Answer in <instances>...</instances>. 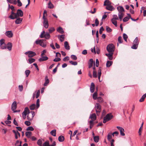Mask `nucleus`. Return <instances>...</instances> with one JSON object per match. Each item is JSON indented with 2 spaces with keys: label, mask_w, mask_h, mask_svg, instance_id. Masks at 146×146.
Listing matches in <instances>:
<instances>
[{
  "label": "nucleus",
  "mask_w": 146,
  "mask_h": 146,
  "mask_svg": "<svg viewBox=\"0 0 146 146\" xmlns=\"http://www.w3.org/2000/svg\"><path fill=\"white\" fill-rule=\"evenodd\" d=\"M40 37L41 38L44 37L45 39H48L50 37V35L49 34V33L47 32H46V33L45 31H43L41 33Z\"/></svg>",
  "instance_id": "nucleus-1"
},
{
  "label": "nucleus",
  "mask_w": 146,
  "mask_h": 146,
  "mask_svg": "<svg viewBox=\"0 0 146 146\" xmlns=\"http://www.w3.org/2000/svg\"><path fill=\"white\" fill-rule=\"evenodd\" d=\"M113 117V116L111 113L108 114L104 118L103 123H105L111 120L112 118Z\"/></svg>",
  "instance_id": "nucleus-2"
},
{
  "label": "nucleus",
  "mask_w": 146,
  "mask_h": 146,
  "mask_svg": "<svg viewBox=\"0 0 146 146\" xmlns=\"http://www.w3.org/2000/svg\"><path fill=\"white\" fill-rule=\"evenodd\" d=\"M107 50L109 52H112L113 53L115 50V47L114 45L112 44H109L107 47Z\"/></svg>",
  "instance_id": "nucleus-3"
},
{
  "label": "nucleus",
  "mask_w": 146,
  "mask_h": 146,
  "mask_svg": "<svg viewBox=\"0 0 146 146\" xmlns=\"http://www.w3.org/2000/svg\"><path fill=\"white\" fill-rule=\"evenodd\" d=\"M35 115V112L34 111H31L30 112H29L27 116L28 120L29 121H31L33 119Z\"/></svg>",
  "instance_id": "nucleus-4"
},
{
  "label": "nucleus",
  "mask_w": 146,
  "mask_h": 146,
  "mask_svg": "<svg viewBox=\"0 0 146 146\" xmlns=\"http://www.w3.org/2000/svg\"><path fill=\"white\" fill-rule=\"evenodd\" d=\"M95 108L96 114L98 115L101 111V105L97 103L95 106Z\"/></svg>",
  "instance_id": "nucleus-5"
},
{
  "label": "nucleus",
  "mask_w": 146,
  "mask_h": 146,
  "mask_svg": "<svg viewBox=\"0 0 146 146\" xmlns=\"http://www.w3.org/2000/svg\"><path fill=\"white\" fill-rule=\"evenodd\" d=\"M42 19L43 20V26L46 29H47L48 28L49 25L48 20L46 18L44 17V16H43Z\"/></svg>",
  "instance_id": "nucleus-6"
},
{
  "label": "nucleus",
  "mask_w": 146,
  "mask_h": 146,
  "mask_svg": "<svg viewBox=\"0 0 146 146\" xmlns=\"http://www.w3.org/2000/svg\"><path fill=\"white\" fill-rule=\"evenodd\" d=\"M25 54L26 55L28 54V57L29 58L32 57L36 55L35 52L31 51L25 52Z\"/></svg>",
  "instance_id": "nucleus-7"
},
{
  "label": "nucleus",
  "mask_w": 146,
  "mask_h": 146,
  "mask_svg": "<svg viewBox=\"0 0 146 146\" xmlns=\"http://www.w3.org/2000/svg\"><path fill=\"white\" fill-rule=\"evenodd\" d=\"M17 108V102L16 101H14L12 104L11 106V110L13 111L14 112H17V111H15Z\"/></svg>",
  "instance_id": "nucleus-8"
},
{
  "label": "nucleus",
  "mask_w": 146,
  "mask_h": 146,
  "mask_svg": "<svg viewBox=\"0 0 146 146\" xmlns=\"http://www.w3.org/2000/svg\"><path fill=\"white\" fill-rule=\"evenodd\" d=\"M9 17L12 19H14L17 18L16 13H15L13 12V11H12L11 12V15L9 16Z\"/></svg>",
  "instance_id": "nucleus-9"
},
{
  "label": "nucleus",
  "mask_w": 146,
  "mask_h": 146,
  "mask_svg": "<svg viewBox=\"0 0 146 146\" xmlns=\"http://www.w3.org/2000/svg\"><path fill=\"white\" fill-rule=\"evenodd\" d=\"M16 15L17 18L19 17H22L23 15V12L21 9H18L17 10Z\"/></svg>",
  "instance_id": "nucleus-10"
},
{
  "label": "nucleus",
  "mask_w": 146,
  "mask_h": 146,
  "mask_svg": "<svg viewBox=\"0 0 146 146\" xmlns=\"http://www.w3.org/2000/svg\"><path fill=\"white\" fill-rule=\"evenodd\" d=\"M117 128L120 131V134L122 136H124L125 134L124 133V129L122 127L119 126H117Z\"/></svg>",
  "instance_id": "nucleus-11"
},
{
  "label": "nucleus",
  "mask_w": 146,
  "mask_h": 146,
  "mask_svg": "<svg viewBox=\"0 0 146 146\" xmlns=\"http://www.w3.org/2000/svg\"><path fill=\"white\" fill-rule=\"evenodd\" d=\"M5 35L9 38H11L13 36V33L11 31H8L5 33Z\"/></svg>",
  "instance_id": "nucleus-12"
},
{
  "label": "nucleus",
  "mask_w": 146,
  "mask_h": 146,
  "mask_svg": "<svg viewBox=\"0 0 146 146\" xmlns=\"http://www.w3.org/2000/svg\"><path fill=\"white\" fill-rule=\"evenodd\" d=\"M41 57L38 59V61L39 62H42L45 61L48 59V58L46 56H41Z\"/></svg>",
  "instance_id": "nucleus-13"
},
{
  "label": "nucleus",
  "mask_w": 146,
  "mask_h": 146,
  "mask_svg": "<svg viewBox=\"0 0 146 146\" xmlns=\"http://www.w3.org/2000/svg\"><path fill=\"white\" fill-rule=\"evenodd\" d=\"M113 53H112V52L111 53V52H109V53H106L105 54V55L106 56H108L110 60H112L113 58Z\"/></svg>",
  "instance_id": "nucleus-14"
},
{
  "label": "nucleus",
  "mask_w": 146,
  "mask_h": 146,
  "mask_svg": "<svg viewBox=\"0 0 146 146\" xmlns=\"http://www.w3.org/2000/svg\"><path fill=\"white\" fill-rule=\"evenodd\" d=\"M106 8L107 9L111 11H113L115 9L114 8L111 4L106 6Z\"/></svg>",
  "instance_id": "nucleus-15"
},
{
  "label": "nucleus",
  "mask_w": 146,
  "mask_h": 146,
  "mask_svg": "<svg viewBox=\"0 0 146 146\" xmlns=\"http://www.w3.org/2000/svg\"><path fill=\"white\" fill-rule=\"evenodd\" d=\"M29 110L27 107H26L25 108L24 110L22 113V115H28V113L29 112Z\"/></svg>",
  "instance_id": "nucleus-16"
},
{
  "label": "nucleus",
  "mask_w": 146,
  "mask_h": 146,
  "mask_svg": "<svg viewBox=\"0 0 146 146\" xmlns=\"http://www.w3.org/2000/svg\"><path fill=\"white\" fill-rule=\"evenodd\" d=\"M13 132L15 134V138L16 139H18V136H19V137L20 136V134L17 131H16L15 130H13Z\"/></svg>",
  "instance_id": "nucleus-17"
},
{
  "label": "nucleus",
  "mask_w": 146,
  "mask_h": 146,
  "mask_svg": "<svg viewBox=\"0 0 146 146\" xmlns=\"http://www.w3.org/2000/svg\"><path fill=\"white\" fill-rule=\"evenodd\" d=\"M95 85L93 82H92L91 84L90 87V91L91 92L93 93L94 91Z\"/></svg>",
  "instance_id": "nucleus-18"
},
{
  "label": "nucleus",
  "mask_w": 146,
  "mask_h": 146,
  "mask_svg": "<svg viewBox=\"0 0 146 146\" xmlns=\"http://www.w3.org/2000/svg\"><path fill=\"white\" fill-rule=\"evenodd\" d=\"M117 9L119 12H124V10L123 7L121 6H119L117 7Z\"/></svg>",
  "instance_id": "nucleus-19"
},
{
  "label": "nucleus",
  "mask_w": 146,
  "mask_h": 146,
  "mask_svg": "<svg viewBox=\"0 0 146 146\" xmlns=\"http://www.w3.org/2000/svg\"><path fill=\"white\" fill-rule=\"evenodd\" d=\"M64 46L66 49L69 50L70 49V47L67 41H65L64 42Z\"/></svg>",
  "instance_id": "nucleus-20"
},
{
  "label": "nucleus",
  "mask_w": 146,
  "mask_h": 146,
  "mask_svg": "<svg viewBox=\"0 0 146 146\" xmlns=\"http://www.w3.org/2000/svg\"><path fill=\"white\" fill-rule=\"evenodd\" d=\"M90 118H91L92 120L94 121L96 119V116L95 113H93L90 115Z\"/></svg>",
  "instance_id": "nucleus-21"
},
{
  "label": "nucleus",
  "mask_w": 146,
  "mask_h": 146,
  "mask_svg": "<svg viewBox=\"0 0 146 146\" xmlns=\"http://www.w3.org/2000/svg\"><path fill=\"white\" fill-rule=\"evenodd\" d=\"M25 135L27 137L29 138L32 135V133L30 131H27L25 133Z\"/></svg>",
  "instance_id": "nucleus-22"
},
{
  "label": "nucleus",
  "mask_w": 146,
  "mask_h": 146,
  "mask_svg": "<svg viewBox=\"0 0 146 146\" xmlns=\"http://www.w3.org/2000/svg\"><path fill=\"white\" fill-rule=\"evenodd\" d=\"M23 19L21 18H17L15 21V23L16 24H18L21 23Z\"/></svg>",
  "instance_id": "nucleus-23"
},
{
  "label": "nucleus",
  "mask_w": 146,
  "mask_h": 146,
  "mask_svg": "<svg viewBox=\"0 0 146 146\" xmlns=\"http://www.w3.org/2000/svg\"><path fill=\"white\" fill-rule=\"evenodd\" d=\"M110 4H111V3L110 1L109 0H106L104 2V6H107Z\"/></svg>",
  "instance_id": "nucleus-24"
},
{
  "label": "nucleus",
  "mask_w": 146,
  "mask_h": 146,
  "mask_svg": "<svg viewBox=\"0 0 146 146\" xmlns=\"http://www.w3.org/2000/svg\"><path fill=\"white\" fill-rule=\"evenodd\" d=\"M12 43L11 42H9L7 44V48L9 50H11L12 49Z\"/></svg>",
  "instance_id": "nucleus-25"
},
{
  "label": "nucleus",
  "mask_w": 146,
  "mask_h": 146,
  "mask_svg": "<svg viewBox=\"0 0 146 146\" xmlns=\"http://www.w3.org/2000/svg\"><path fill=\"white\" fill-rule=\"evenodd\" d=\"M93 138L94 141L95 142L97 143L99 141V136H94Z\"/></svg>",
  "instance_id": "nucleus-26"
},
{
  "label": "nucleus",
  "mask_w": 146,
  "mask_h": 146,
  "mask_svg": "<svg viewBox=\"0 0 146 146\" xmlns=\"http://www.w3.org/2000/svg\"><path fill=\"white\" fill-rule=\"evenodd\" d=\"M64 137L62 135L60 136L58 138V140L60 142H63L64 141Z\"/></svg>",
  "instance_id": "nucleus-27"
},
{
  "label": "nucleus",
  "mask_w": 146,
  "mask_h": 146,
  "mask_svg": "<svg viewBox=\"0 0 146 146\" xmlns=\"http://www.w3.org/2000/svg\"><path fill=\"white\" fill-rule=\"evenodd\" d=\"M57 31L61 34L64 33V31L62 28L61 27H59L57 29Z\"/></svg>",
  "instance_id": "nucleus-28"
},
{
  "label": "nucleus",
  "mask_w": 146,
  "mask_h": 146,
  "mask_svg": "<svg viewBox=\"0 0 146 146\" xmlns=\"http://www.w3.org/2000/svg\"><path fill=\"white\" fill-rule=\"evenodd\" d=\"M112 64V62L108 61L106 64V66L108 67H110Z\"/></svg>",
  "instance_id": "nucleus-29"
},
{
  "label": "nucleus",
  "mask_w": 146,
  "mask_h": 146,
  "mask_svg": "<svg viewBox=\"0 0 146 146\" xmlns=\"http://www.w3.org/2000/svg\"><path fill=\"white\" fill-rule=\"evenodd\" d=\"M90 63L89 65V68H91L93 66V59L92 58L90 60Z\"/></svg>",
  "instance_id": "nucleus-30"
},
{
  "label": "nucleus",
  "mask_w": 146,
  "mask_h": 146,
  "mask_svg": "<svg viewBox=\"0 0 146 146\" xmlns=\"http://www.w3.org/2000/svg\"><path fill=\"white\" fill-rule=\"evenodd\" d=\"M133 44L138 45L139 44V42L138 41V38L137 37H136L134 40L133 42Z\"/></svg>",
  "instance_id": "nucleus-31"
},
{
  "label": "nucleus",
  "mask_w": 146,
  "mask_h": 146,
  "mask_svg": "<svg viewBox=\"0 0 146 146\" xmlns=\"http://www.w3.org/2000/svg\"><path fill=\"white\" fill-rule=\"evenodd\" d=\"M146 97V93L143 95L141 97V98L139 100V101L140 102H143L145 98Z\"/></svg>",
  "instance_id": "nucleus-32"
},
{
  "label": "nucleus",
  "mask_w": 146,
  "mask_h": 146,
  "mask_svg": "<svg viewBox=\"0 0 146 146\" xmlns=\"http://www.w3.org/2000/svg\"><path fill=\"white\" fill-rule=\"evenodd\" d=\"M56 129H54L51 131L50 132V133L52 135L55 137L56 136Z\"/></svg>",
  "instance_id": "nucleus-33"
},
{
  "label": "nucleus",
  "mask_w": 146,
  "mask_h": 146,
  "mask_svg": "<svg viewBox=\"0 0 146 146\" xmlns=\"http://www.w3.org/2000/svg\"><path fill=\"white\" fill-rule=\"evenodd\" d=\"M58 38H59L60 41L61 42L63 41L64 40V36L63 35H61L59 36H58Z\"/></svg>",
  "instance_id": "nucleus-34"
},
{
  "label": "nucleus",
  "mask_w": 146,
  "mask_h": 146,
  "mask_svg": "<svg viewBox=\"0 0 146 146\" xmlns=\"http://www.w3.org/2000/svg\"><path fill=\"white\" fill-rule=\"evenodd\" d=\"M111 21L112 23L115 25V27L117 26V22L116 20L112 19H111Z\"/></svg>",
  "instance_id": "nucleus-35"
},
{
  "label": "nucleus",
  "mask_w": 146,
  "mask_h": 146,
  "mask_svg": "<svg viewBox=\"0 0 146 146\" xmlns=\"http://www.w3.org/2000/svg\"><path fill=\"white\" fill-rule=\"evenodd\" d=\"M44 41H42L40 42V45L43 47H45L46 46V44L44 42Z\"/></svg>",
  "instance_id": "nucleus-36"
},
{
  "label": "nucleus",
  "mask_w": 146,
  "mask_h": 146,
  "mask_svg": "<svg viewBox=\"0 0 146 146\" xmlns=\"http://www.w3.org/2000/svg\"><path fill=\"white\" fill-rule=\"evenodd\" d=\"M93 98L94 100H96L97 98V93L95 92L93 95Z\"/></svg>",
  "instance_id": "nucleus-37"
},
{
  "label": "nucleus",
  "mask_w": 146,
  "mask_h": 146,
  "mask_svg": "<svg viewBox=\"0 0 146 146\" xmlns=\"http://www.w3.org/2000/svg\"><path fill=\"white\" fill-rule=\"evenodd\" d=\"M35 108V104H32L30 107V108L32 110H34Z\"/></svg>",
  "instance_id": "nucleus-38"
},
{
  "label": "nucleus",
  "mask_w": 146,
  "mask_h": 146,
  "mask_svg": "<svg viewBox=\"0 0 146 146\" xmlns=\"http://www.w3.org/2000/svg\"><path fill=\"white\" fill-rule=\"evenodd\" d=\"M98 79L100 80V76H101V70L100 68L98 70Z\"/></svg>",
  "instance_id": "nucleus-39"
},
{
  "label": "nucleus",
  "mask_w": 146,
  "mask_h": 146,
  "mask_svg": "<svg viewBox=\"0 0 146 146\" xmlns=\"http://www.w3.org/2000/svg\"><path fill=\"white\" fill-rule=\"evenodd\" d=\"M28 61L29 63L31 64L35 61V59L33 58H29L28 59Z\"/></svg>",
  "instance_id": "nucleus-40"
},
{
  "label": "nucleus",
  "mask_w": 146,
  "mask_h": 146,
  "mask_svg": "<svg viewBox=\"0 0 146 146\" xmlns=\"http://www.w3.org/2000/svg\"><path fill=\"white\" fill-rule=\"evenodd\" d=\"M42 146H50L49 141H46L42 145Z\"/></svg>",
  "instance_id": "nucleus-41"
},
{
  "label": "nucleus",
  "mask_w": 146,
  "mask_h": 146,
  "mask_svg": "<svg viewBox=\"0 0 146 146\" xmlns=\"http://www.w3.org/2000/svg\"><path fill=\"white\" fill-rule=\"evenodd\" d=\"M0 47L2 49H5L6 48V47L5 44H3L1 45L0 44Z\"/></svg>",
  "instance_id": "nucleus-42"
},
{
  "label": "nucleus",
  "mask_w": 146,
  "mask_h": 146,
  "mask_svg": "<svg viewBox=\"0 0 146 146\" xmlns=\"http://www.w3.org/2000/svg\"><path fill=\"white\" fill-rule=\"evenodd\" d=\"M42 41H45V40L40 39V40H37L35 41V43L37 44H40V42Z\"/></svg>",
  "instance_id": "nucleus-43"
},
{
  "label": "nucleus",
  "mask_w": 146,
  "mask_h": 146,
  "mask_svg": "<svg viewBox=\"0 0 146 146\" xmlns=\"http://www.w3.org/2000/svg\"><path fill=\"white\" fill-rule=\"evenodd\" d=\"M42 141L40 139L38 140L37 141V144L39 146H41L42 145Z\"/></svg>",
  "instance_id": "nucleus-44"
},
{
  "label": "nucleus",
  "mask_w": 146,
  "mask_h": 146,
  "mask_svg": "<svg viewBox=\"0 0 146 146\" xmlns=\"http://www.w3.org/2000/svg\"><path fill=\"white\" fill-rule=\"evenodd\" d=\"M39 102L40 100L39 99H38L37 100L36 102V107L37 109L40 106Z\"/></svg>",
  "instance_id": "nucleus-45"
},
{
  "label": "nucleus",
  "mask_w": 146,
  "mask_h": 146,
  "mask_svg": "<svg viewBox=\"0 0 146 146\" xmlns=\"http://www.w3.org/2000/svg\"><path fill=\"white\" fill-rule=\"evenodd\" d=\"M69 63L72 65H76L77 64V62H74L72 61H69Z\"/></svg>",
  "instance_id": "nucleus-46"
},
{
  "label": "nucleus",
  "mask_w": 146,
  "mask_h": 146,
  "mask_svg": "<svg viewBox=\"0 0 146 146\" xmlns=\"http://www.w3.org/2000/svg\"><path fill=\"white\" fill-rule=\"evenodd\" d=\"M118 42L120 43H121L123 42V40L121 36H119L118 37Z\"/></svg>",
  "instance_id": "nucleus-47"
},
{
  "label": "nucleus",
  "mask_w": 146,
  "mask_h": 146,
  "mask_svg": "<svg viewBox=\"0 0 146 146\" xmlns=\"http://www.w3.org/2000/svg\"><path fill=\"white\" fill-rule=\"evenodd\" d=\"M55 31V29L53 27H51L50 28L49 30L48 31L49 32V33H52V32L54 31Z\"/></svg>",
  "instance_id": "nucleus-48"
},
{
  "label": "nucleus",
  "mask_w": 146,
  "mask_h": 146,
  "mask_svg": "<svg viewBox=\"0 0 146 146\" xmlns=\"http://www.w3.org/2000/svg\"><path fill=\"white\" fill-rule=\"evenodd\" d=\"M71 58L73 60H76L77 59L76 56L74 55H72L71 56Z\"/></svg>",
  "instance_id": "nucleus-49"
},
{
  "label": "nucleus",
  "mask_w": 146,
  "mask_h": 146,
  "mask_svg": "<svg viewBox=\"0 0 146 146\" xmlns=\"http://www.w3.org/2000/svg\"><path fill=\"white\" fill-rule=\"evenodd\" d=\"M30 72V71L29 70H27L25 71V73L27 77L29 76Z\"/></svg>",
  "instance_id": "nucleus-50"
},
{
  "label": "nucleus",
  "mask_w": 146,
  "mask_h": 146,
  "mask_svg": "<svg viewBox=\"0 0 146 146\" xmlns=\"http://www.w3.org/2000/svg\"><path fill=\"white\" fill-rule=\"evenodd\" d=\"M129 19V17H126L123 19V21L124 22H126L128 21Z\"/></svg>",
  "instance_id": "nucleus-51"
},
{
  "label": "nucleus",
  "mask_w": 146,
  "mask_h": 146,
  "mask_svg": "<svg viewBox=\"0 0 146 146\" xmlns=\"http://www.w3.org/2000/svg\"><path fill=\"white\" fill-rule=\"evenodd\" d=\"M123 38L124 40L125 41H127V35L125 33H123Z\"/></svg>",
  "instance_id": "nucleus-52"
},
{
  "label": "nucleus",
  "mask_w": 146,
  "mask_h": 146,
  "mask_svg": "<svg viewBox=\"0 0 146 146\" xmlns=\"http://www.w3.org/2000/svg\"><path fill=\"white\" fill-rule=\"evenodd\" d=\"M49 82V80L48 79H46L45 82L44 84V86H46Z\"/></svg>",
  "instance_id": "nucleus-53"
},
{
  "label": "nucleus",
  "mask_w": 146,
  "mask_h": 146,
  "mask_svg": "<svg viewBox=\"0 0 146 146\" xmlns=\"http://www.w3.org/2000/svg\"><path fill=\"white\" fill-rule=\"evenodd\" d=\"M26 129L27 131H33L34 130V129L33 127L31 126H29Z\"/></svg>",
  "instance_id": "nucleus-54"
},
{
  "label": "nucleus",
  "mask_w": 146,
  "mask_h": 146,
  "mask_svg": "<svg viewBox=\"0 0 146 146\" xmlns=\"http://www.w3.org/2000/svg\"><path fill=\"white\" fill-rule=\"evenodd\" d=\"M93 76L94 78H97V74L96 72V71L93 70Z\"/></svg>",
  "instance_id": "nucleus-55"
},
{
  "label": "nucleus",
  "mask_w": 146,
  "mask_h": 146,
  "mask_svg": "<svg viewBox=\"0 0 146 146\" xmlns=\"http://www.w3.org/2000/svg\"><path fill=\"white\" fill-rule=\"evenodd\" d=\"M106 30L108 32H110L112 30L109 27H106Z\"/></svg>",
  "instance_id": "nucleus-56"
},
{
  "label": "nucleus",
  "mask_w": 146,
  "mask_h": 146,
  "mask_svg": "<svg viewBox=\"0 0 146 146\" xmlns=\"http://www.w3.org/2000/svg\"><path fill=\"white\" fill-rule=\"evenodd\" d=\"M124 15L123 12H119L118 13V17H123Z\"/></svg>",
  "instance_id": "nucleus-57"
},
{
  "label": "nucleus",
  "mask_w": 146,
  "mask_h": 146,
  "mask_svg": "<svg viewBox=\"0 0 146 146\" xmlns=\"http://www.w3.org/2000/svg\"><path fill=\"white\" fill-rule=\"evenodd\" d=\"M25 124L27 126H29L31 125V123L29 121H26L25 122Z\"/></svg>",
  "instance_id": "nucleus-58"
},
{
  "label": "nucleus",
  "mask_w": 146,
  "mask_h": 146,
  "mask_svg": "<svg viewBox=\"0 0 146 146\" xmlns=\"http://www.w3.org/2000/svg\"><path fill=\"white\" fill-rule=\"evenodd\" d=\"M138 46L137 45L133 44V45L131 47V48L132 49H137Z\"/></svg>",
  "instance_id": "nucleus-59"
},
{
  "label": "nucleus",
  "mask_w": 146,
  "mask_h": 146,
  "mask_svg": "<svg viewBox=\"0 0 146 146\" xmlns=\"http://www.w3.org/2000/svg\"><path fill=\"white\" fill-rule=\"evenodd\" d=\"M53 5L50 2L48 3V8L50 9H52L53 8Z\"/></svg>",
  "instance_id": "nucleus-60"
},
{
  "label": "nucleus",
  "mask_w": 146,
  "mask_h": 146,
  "mask_svg": "<svg viewBox=\"0 0 146 146\" xmlns=\"http://www.w3.org/2000/svg\"><path fill=\"white\" fill-rule=\"evenodd\" d=\"M98 101L100 102H102L103 101V99L101 97H99L98 98Z\"/></svg>",
  "instance_id": "nucleus-61"
},
{
  "label": "nucleus",
  "mask_w": 146,
  "mask_h": 146,
  "mask_svg": "<svg viewBox=\"0 0 146 146\" xmlns=\"http://www.w3.org/2000/svg\"><path fill=\"white\" fill-rule=\"evenodd\" d=\"M18 6L19 7L21 6L22 5V3L20 0H17Z\"/></svg>",
  "instance_id": "nucleus-62"
},
{
  "label": "nucleus",
  "mask_w": 146,
  "mask_h": 146,
  "mask_svg": "<svg viewBox=\"0 0 146 146\" xmlns=\"http://www.w3.org/2000/svg\"><path fill=\"white\" fill-rule=\"evenodd\" d=\"M95 25L96 26H98L99 24V21L97 19H96L95 21Z\"/></svg>",
  "instance_id": "nucleus-63"
},
{
  "label": "nucleus",
  "mask_w": 146,
  "mask_h": 146,
  "mask_svg": "<svg viewBox=\"0 0 146 146\" xmlns=\"http://www.w3.org/2000/svg\"><path fill=\"white\" fill-rule=\"evenodd\" d=\"M112 138L111 135L110 134H108L107 136V139L108 141H110V139Z\"/></svg>",
  "instance_id": "nucleus-64"
}]
</instances>
